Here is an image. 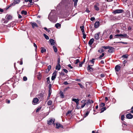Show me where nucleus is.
I'll return each mask as SVG.
<instances>
[{
  "label": "nucleus",
  "mask_w": 133,
  "mask_h": 133,
  "mask_svg": "<svg viewBox=\"0 0 133 133\" xmlns=\"http://www.w3.org/2000/svg\"><path fill=\"white\" fill-rule=\"evenodd\" d=\"M48 19L51 22L53 23L56 22L57 19V16L56 11L55 10H51L48 16Z\"/></svg>",
  "instance_id": "nucleus-1"
},
{
  "label": "nucleus",
  "mask_w": 133,
  "mask_h": 133,
  "mask_svg": "<svg viewBox=\"0 0 133 133\" xmlns=\"http://www.w3.org/2000/svg\"><path fill=\"white\" fill-rule=\"evenodd\" d=\"M12 16L10 15H7L6 16L5 19H3V20L4 21V23H6L9 21V20L11 19Z\"/></svg>",
  "instance_id": "nucleus-2"
},
{
  "label": "nucleus",
  "mask_w": 133,
  "mask_h": 133,
  "mask_svg": "<svg viewBox=\"0 0 133 133\" xmlns=\"http://www.w3.org/2000/svg\"><path fill=\"white\" fill-rule=\"evenodd\" d=\"M20 1V0H14V2L10 4L8 7L7 8L8 9L11 6H14L16 4L19 3Z\"/></svg>",
  "instance_id": "nucleus-3"
},
{
  "label": "nucleus",
  "mask_w": 133,
  "mask_h": 133,
  "mask_svg": "<svg viewBox=\"0 0 133 133\" xmlns=\"http://www.w3.org/2000/svg\"><path fill=\"white\" fill-rule=\"evenodd\" d=\"M55 120L54 119L50 118L49 120L47 121V123L49 124H53L54 125H55V123H54Z\"/></svg>",
  "instance_id": "nucleus-4"
},
{
  "label": "nucleus",
  "mask_w": 133,
  "mask_h": 133,
  "mask_svg": "<svg viewBox=\"0 0 133 133\" xmlns=\"http://www.w3.org/2000/svg\"><path fill=\"white\" fill-rule=\"evenodd\" d=\"M69 1V0H62L61 2L57 6V7H60L62 4H64L65 3H68Z\"/></svg>",
  "instance_id": "nucleus-5"
},
{
  "label": "nucleus",
  "mask_w": 133,
  "mask_h": 133,
  "mask_svg": "<svg viewBox=\"0 0 133 133\" xmlns=\"http://www.w3.org/2000/svg\"><path fill=\"white\" fill-rule=\"evenodd\" d=\"M44 95V93L42 92L39 94L37 95V96L39 99H40V100H41L43 99Z\"/></svg>",
  "instance_id": "nucleus-6"
},
{
  "label": "nucleus",
  "mask_w": 133,
  "mask_h": 133,
  "mask_svg": "<svg viewBox=\"0 0 133 133\" xmlns=\"http://www.w3.org/2000/svg\"><path fill=\"white\" fill-rule=\"evenodd\" d=\"M57 71L55 70L52 74L51 79L52 80H54L56 77L57 73Z\"/></svg>",
  "instance_id": "nucleus-7"
},
{
  "label": "nucleus",
  "mask_w": 133,
  "mask_h": 133,
  "mask_svg": "<svg viewBox=\"0 0 133 133\" xmlns=\"http://www.w3.org/2000/svg\"><path fill=\"white\" fill-rule=\"evenodd\" d=\"M123 11V10L122 9H116L114 11V14L121 13Z\"/></svg>",
  "instance_id": "nucleus-8"
},
{
  "label": "nucleus",
  "mask_w": 133,
  "mask_h": 133,
  "mask_svg": "<svg viewBox=\"0 0 133 133\" xmlns=\"http://www.w3.org/2000/svg\"><path fill=\"white\" fill-rule=\"evenodd\" d=\"M121 68V66L119 65H117L115 67V70L116 71L118 72Z\"/></svg>",
  "instance_id": "nucleus-9"
},
{
  "label": "nucleus",
  "mask_w": 133,
  "mask_h": 133,
  "mask_svg": "<svg viewBox=\"0 0 133 133\" xmlns=\"http://www.w3.org/2000/svg\"><path fill=\"white\" fill-rule=\"evenodd\" d=\"M126 116L127 118L128 119H131L133 117V115L131 113H129L127 114Z\"/></svg>",
  "instance_id": "nucleus-10"
},
{
  "label": "nucleus",
  "mask_w": 133,
  "mask_h": 133,
  "mask_svg": "<svg viewBox=\"0 0 133 133\" xmlns=\"http://www.w3.org/2000/svg\"><path fill=\"white\" fill-rule=\"evenodd\" d=\"M31 24L32 25L33 28H34L35 27H38V25L35 22H31Z\"/></svg>",
  "instance_id": "nucleus-11"
},
{
  "label": "nucleus",
  "mask_w": 133,
  "mask_h": 133,
  "mask_svg": "<svg viewBox=\"0 0 133 133\" xmlns=\"http://www.w3.org/2000/svg\"><path fill=\"white\" fill-rule=\"evenodd\" d=\"M39 101V99L37 98H35L33 99L32 101V103H34V104H36L38 103Z\"/></svg>",
  "instance_id": "nucleus-12"
},
{
  "label": "nucleus",
  "mask_w": 133,
  "mask_h": 133,
  "mask_svg": "<svg viewBox=\"0 0 133 133\" xmlns=\"http://www.w3.org/2000/svg\"><path fill=\"white\" fill-rule=\"evenodd\" d=\"M99 4L98 3H97L96 4L94 5V8L95 10L96 11H98L99 10V9L98 7Z\"/></svg>",
  "instance_id": "nucleus-13"
},
{
  "label": "nucleus",
  "mask_w": 133,
  "mask_h": 133,
  "mask_svg": "<svg viewBox=\"0 0 133 133\" xmlns=\"http://www.w3.org/2000/svg\"><path fill=\"white\" fill-rule=\"evenodd\" d=\"M49 41L50 42L51 44L52 45H54L56 44V42L53 39H50L49 40Z\"/></svg>",
  "instance_id": "nucleus-14"
},
{
  "label": "nucleus",
  "mask_w": 133,
  "mask_h": 133,
  "mask_svg": "<svg viewBox=\"0 0 133 133\" xmlns=\"http://www.w3.org/2000/svg\"><path fill=\"white\" fill-rule=\"evenodd\" d=\"M108 52L110 53H112L114 52L115 49L113 47H110V49H109Z\"/></svg>",
  "instance_id": "nucleus-15"
},
{
  "label": "nucleus",
  "mask_w": 133,
  "mask_h": 133,
  "mask_svg": "<svg viewBox=\"0 0 133 133\" xmlns=\"http://www.w3.org/2000/svg\"><path fill=\"white\" fill-rule=\"evenodd\" d=\"M87 69L89 71L92 72L93 71V68L90 66V65H89L87 67Z\"/></svg>",
  "instance_id": "nucleus-16"
},
{
  "label": "nucleus",
  "mask_w": 133,
  "mask_h": 133,
  "mask_svg": "<svg viewBox=\"0 0 133 133\" xmlns=\"http://www.w3.org/2000/svg\"><path fill=\"white\" fill-rule=\"evenodd\" d=\"M61 24L59 23H57L55 25V27L58 29H59L61 27Z\"/></svg>",
  "instance_id": "nucleus-17"
},
{
  "label": "nucleus",
  "mask_w": 133,
  "mask_h": 133,
  "mask_svg": "<svg viewBox=\"0 0 133 133\" xmlns=\"http://www.w3.org/2000/svg\"><path fill=\"white\" fill-rule=\"evenodd\" d=\"M99 25V21L96 22L94 26L95 28H98Z\"/></svg>",
  "instance_id": "nucleus-18"
},
{
  "label": "nucleus",
  "mask_w": 133,
  "mask_h": 133,
  "mask_svg": "<svg viewBox=\"0 0 133 133\" xmlns=\"http://www.w3.org/2000/svg\"><path fill=\"white\" fill-rule=\"evenodd\" d=\"M94 39L93 38L91 39L88 42V44L90 45H91L93 43Z\"/></svg>",
  "instance_id": "nucleus-19"
},
{
  "label": "nucleus",
  "mask_w": 133,
  "mask_h": 133,
  "mask_svg": "<svg viewBox=\"0 0 133 133\" xmlns=\"http://www.w3.org/2000/svg\"><path fill=\"white\" fill-rule=\"evenodd\" d=\"M61 68V66L60 64L58 63V64H57L56 65L55 69L56 70H59Z\"/></svg>",
  "instance_id": "nucleus-20"
},
{
  "label": "nucleus",
  "mask_w": 133,
  "mask_h": 133,
  "mask_svg": "<svg viewBox=\"0 0 133 133\" xmlns=\"http://www.w3.org/2000/svg\"><path fill=\"white\" fill-rule=\"evenodd\" d=\"M99 33H98L97 34H96L95 36V38L97 40H98L99 39Z\"/></svg>",
  "instance_id": "nucleus-21"
},
{
  "label": "nucleus",
  "mask_w": 133,
  "mask_h": 133,
  "mask_svg": "<svg viewBox=\"0 0 133 133\" xmlns=\"http://www.w3.org/2000/svg\"><path fill=\"white\" fill-rule=\"evenodd\" d=\"M127 125V124H124V125H122L123 126V128L122 130H127V129L126 128V127Z\"/></svg>",
  "instance_id": "nucleus-22"
},
{
  "label": "nucleus",
  "mask_w": 133,
  "mask_h": 133,
  "mask_svg": "<svg viewBox=\"0 0 133 133\" xmlns=\"http://www.w3.org/2000/svg\"><path fill=\"white\" fill-rule=\"evenodd\" d=\"M27 12L25 10H22L21 12V14L22 15H26L27 14Z\"/></svg>",
  "instance_id": "nucleus-23"
},
{
  "label": "nucleus",
  "mask_w": 133,
  "mask_h": 133,
  "mask_svg": "<svg viewBox=\"0 0 133 133\" xmlns=\"http://www.w3.org/2000/svg\"><path fill=\"white\" fill-rule=\"evenodd\" d=\"M29 1L30 4V5H32L34 3V2H32V0H25V2H27Z\"/></svg>",
  "instance_id": "nucleus-24"
},
{
  "label": "nucleus",
  "mask_w": 133,
  "mask_h": 133,
  "mask_svg": "<svg viewBox=\"0 0 133 133\" xmlns=\"http://www.w3.org/2000/svg\"><path fill=\"white\" fill-rule=\"evenodd\" d=\"M85 58L84 59L83 62H80L79 63V67H81L82 66L83 64V63H84L85 62Z\"/></svg>",
  "instance_id": "nucleus-25"
},
{
  "label": "nucleus",
  "mask_w": 133,
  "mask_h": 133,
  "mask_svg": "<svg viewBox=\"0 0 133 133\" xmlns=\"http://www.w3.org/2000/svg\"><path fill=\"white\" fill-rule=\"evenodd\" d=\"M90 112V111H87L84 114V118L86 117L88 115H89V113Z\"/></svg>",
  "instance_id": "nucleus-26"
},
{
  "label": "nucleus",
  "mask_w": 133,
  "mask_h": 133,
  "mask_svg": "<svg viewBox=\"0 0 133 133\" xmlns=\"http://www.w3.org/2000/svg\"><path fill=\"white\" fill-rule=\"evenodd\" d=\"M41 52L42 53H43L46 51V49L43 47L41 48Z\"/></svg>",
  "instance_id": "nucleus-27"
},
{
  "label": "nucleus",
  "mask_w": 133,
  "mask_h": 133,
  "mask_svg": "<svg viewBox=\"0 0 133 133\" xmlns=\"http://www.w3.org/2000/svg\"><path fill=\"white\" fill-rule=\"evenodd\" d=\"M101 111L100 112V113H102L104 111H105L106 110V108L105 107H104L102 108L101 109Z\"/></svg>",
  "instance_id": "nucleus-28"
},
{
  "label": "nucleus",
  "mask_w": 133,
  "mask_h": 133,
  "mask_svg": "<svg viewBox=\"0 0 133 133\" xmlns=\"http://www.w3.org/2000/svg\"><path fill=\"white\" fill-rule=\"evenodd\" d=\"M60 96L62 98H64V95L63 94V92L61 91L60 92Z\"/></svg>",
  "instance_id": "nucleus-29"
},
{
  "label": "nucleus",
  "mask_w": 133,
  "mask_h": 133,
  "mask_svg": "<svg viewBox=\"0 0 133 133\" xmlns=\"http://www.w3.org/2000/svg\"><path fill=\"white\" fill-rule=\"evenodd\" d=\"M53 47L54 52H57V50L56 46L54 45L53 46Z\"/></svg>",
  "instance_id": "nucleus-30"
},
{
  "label": "nucleus",
  "mask_w": 133,
  "mask_h": 133,
  "mask_svg": "<svg viewBox=\"0 0 133 133\" xmlns=\"http://www.w3.org/2000/svg\"><path fill=\"white\" fill-rule=\"evenodd\" d=\"M104 51V50L103 49L101 48L98 50V51L100 53H101L103 52Z\"/></svg>",
  "instance_id": "nucleus-31"
},
{
  "label": "nucleus",
  "mask_w": 133,
  "mask_h": 133,
  "mask_svg": "<svg viewBox=\"0 0 133 133\" xmlns=\"http://www.w3.org/2000/svg\"><path fill=\"white\" fill-rule=\"evenodd\" d=\"M122 37H126L127 38H128L129 36H127V35L126 34H122Z\"/></svg>",
  "instance_id": "nucleus-32"
},
{
  "label": "nucleus",
  "mask_w": 133,
  "mask_h": 133,
  "mask_svg": "<svg viewBox=\"0 0 133 133\" xmlns=\"http://www.w3.org/2000/svg\"><path fill=\"white\" fill-rule=\"evenodd\" d=\"M56 128L57 129H59L60 127V123H56Z\"/></svg>",
  "instance_id": "nucleus-33"
},
{
  "label": "nucleus",
  "mask_w": 133,
  "mask_h": 133,
  "mask_svg": "<svg viewBox=\"0 0 133 133\" xmlns=\"http://www.w3.org/2000/svg\"><path fill=\"white\" fill-rule=\"evenodd\" d=\"M44 36L45 37V38L46 39H49V38L48 36L47 35H46L44 34H43Z\"/></svg>",
  "instance_id": "nucleus-34"
},
{
  "label": "nucleus",
  "mask_w": 133,
  "mask_h": 133,
  "mask_svg": "<svg viewBox=\"0 0 133 133\" xmlns=\"http://www.w3.org/2000/svg\"><path fill=\"white\" fill-rule=\"evenodd\" d=\"M46 79L47 80V83L48 84H49L50 83V77H48L46 78Z\"/></svg>",
  "instance_id": "nucleus-35"
},
{
  "label": "nucleus",
  "mask_w": 133,
  "mask_h": 133,
  "mask_svg": "<svg viewBox=\"0 0 133 133\" xmlns=\"http://www.w3.org/2000/svg\"><path fill=\"white\" fill-rule=\"evenodd\" d=\"M72 101L75 102V103L77 102L78 101H79V100L78 99H76V98H73L72 100Z\"/></svg>",
  "instance_id": "nucleus-36"
},
{
  "label": "nucleus",
  "mask_w": 133,
  "mask_h": 133,
  "mask_svg": "<svg viewBox=\"0 0 133 133\" xmlns=\"http://www.w3.org/2000/svg\"><path fill=\"white\" fill-rule=\"evenodd\" d=\"M114 43H123V44H127V42H122V41L121 42H114Z\"/></svg>",
  "instance_id": "nucleus-37"
},
{
  "label": "nucleus",
  "mask_w": 133,
  "mask_h": 133,
  "mask_svg": "<svg viewBox=\"0 0 133 133\" xmlns=\"http://www.w3.org/2000/svg\"><path fill=\"white\" fill-rule=\"evenodd\" d=\"M86 105H88L90 103H91V102H90V99H88L86 102Z\"/></svg>",
  "instance_id": "nucleus-38"
},
{
  "label": "nucleus",
  "mask_w": 133,
  "mask_h": 133,
  "mask_svg": "<svg viewBox=\"0 0 133 133\" xmlns=\"http://www.w3.org/2000/svg\"><path fill=\"white\" fill-rule=\"evenodd\" d=\"M128 56V55L127 54H125L124 55H123L122 56V58H127Z\"/></svg>",
  "instance_id": "nucleus-39"
},
{
  "label": "nucleus",
  "mask_w": 133,
  "mask_h": 133,
  "mask_svg": "<svg viewBox=\"0 0 133 133\" xmlns=\"http://www.w3.org/2000/svg\"><path fill=\"white\" fill-rule=\"evenodd\" d=\"M52 102V101L51 100H49L48 102L47 103L48 105H50L51 104Z\"/></svg>",
  "instance_id": "nucleus-40"
},
{
  "label": "nucleus",
  "mask_w": 133,
  "mask_h": 133,
  "mask_svg": "<svg viewBox=\"0 0 133 133\" xmlns=\"http://www.w3.org/2000/svg\"><path fill=\"white\" fill-rule=\"evenodd\" d=\"M104 55V53H102L101 55H100L99 57V59H101L102 58Z\"/></svg>",
  "instance_id": "nucleus-41"
},
{
  "label": "nucleus",
  "mask_w": 133,
  "mask_h": 133,
  "mask_svg": "<svg viewBox=\"0 0 133 133\" xmlns=\"http://www.w3.org/2000/svg\"><path fill=\"white\" fill-rule=\"evenodd\" d=\"M109 46H103L102 47L104 49H110V47Z\"/></svg>",
  "instance_id": "nucleus-42"
},
{
  "label": "nucleus",
  "mask_w": 133,
  "mask_h": 133,
  "mask_svg": "<svg viewBox=\"0 0 133 133\" xmlns=\"http://www.w3.org/2000/svg\"><path fill=\"white\" fill-rule=\"evenodd\" d=\"M105 105V104L104 103H102L99 105V107H103Z\"/></svg>",
  "instance_id": "nucleus-43"
},
{
  "label": "nucleus",
  "mask_w": 133,
  "mask_h": 133,
  "mask_svg": "<svg viewBox=\"0 0 133 133\" xmlns=\"http://www.w3.org/2000/svg\"><path fill=\"white\" fill-rule=\"evenodd\" d=\"M71 112L72 111L71 110L68 111V112L66 113V115L67 116L68 114H71Z\"/></svg>",
  "instance_id": "nucleus-44"
},
{
  "label": "nucleus",
  "mask_w": 133,
  "mask_h": 133,
  "mask_svg": "<svg viewBox=\"0 0 133 133\" xmlns=\"http://www.w3.org/2000/svg\"><path fill=\"white\" fill-rule=\"evenodd\" d=\"M41 108V107H39L36 110V112H38L39 111H40Z\"/></svg>",
  "instance_id": "nucleus-45"
},
{
  "label": "nucleus",
  "mask_w": 133,
  "mask_h": 133,
  "mask_svg": "<svg viewBox=\"0 0 133 133\" xmlns=\"http://www.w3.org/2000/svg\"><path fill=\"white\" fill-rule=\"evenodd\" d=\"M79 62V59H77L76 60V62H75V64H77Z\"/></svg>",
  "instance_id": "nucleus-46"
},
{
  "label": "nucleus",
  "mask_w": 133,
  "mask_h": 133,
  "mask_svg": "<svg viewBox=\"0 0 133 133\" xmlns=\"http://www.w3.org/2000/svg\"><path fill=\"white\" fill-rule=\"evenodd\" d=\"M23 79L24 81H26L27 80V77L26 76H24L23 77Z\"/></svg>",
  "instance_id": "nucleus-47"
},
{
  "label": "nucleus",
  "mask_w": 133,
  "mask_h": 133,
  "mask_svg": "<svg viewBox=\"0 0 133 133\" xmlns=\"http://www.w3.org/2000/svg\"><path fill=\"white\" fill-rule=\"evenodd\" d=\"M34 47L35 48V50L36 51V49H37V45L35 44V43H34Z\"/></svg>",
  "instance_id": "nucleus-48"
},
{
  "label": "nucleus",
  "mask_w": 133,
  "mask_h": 133,
  "mask_svg": "<svg viewBox=\"0 0 133 133\" xmlns=\"http://www.w3.org/2000/svg\"><path fill=\"white\" fill-rule=\"evenodd\" d=\"M124 115H122L121 116V119L122 121L124 120Z\"/></svg>",
  "instance_id": "nucleus-49"
},
{
  "label": "nucleus",
  "mask_w": 133,
  "mask_h": 133,
  "mask_svg": "<svg viewBox=\"0 0 133 133\" xmlns=\"http://www.w3.org/2000/svg\"><path fill=\"white\" fill-rule=\"evenodd\" d=\"M122 34H117L115 35V37H122Z\"/></svg>",
  "instance_id": "nucleus-50"
},
{
  "label": "nucleus",
  "mask_w": 133,
  "mask_h": 133,
  "mask_svg": "<svg viewBox=\"0 0 133 133\" xmlns=\"http://www.w3.org/2000/svg\"><path fill=\"white\" fill-rule=\"evenodd\" d=\"M86 103H84L82 105L81 107V109L83 108L85 105Z\"/></svg>",
  "instance_id": "nucleus-51"
},
{
  "label": "nucleus",
  "mask_w": 133,
  "mask_h": 133,
  "mask_svg": "<svg viewBox=\"0 0 133 133\" xmlns=\"http://www.w3.org/2000/svg\"><path fill=\"white\" fill-rule=\"evenodd\" d=\"M51 68V66L50 65H49L48 67V71L50 70Z\"/></svg>",
  "instance_id": "nucleus-52"
},
{
  "label": "nucleus",
  "mask_w": 133,
  "mask_h": 133,
  "mask_svg": "<svg viewBox=\"0 0 133 133\" xmlns=\"http://www.w3.org/2000/svg\"><path fill=\"white\" fill-rule=\"evenodd\" d=\"M95 59H92L90 61L92 63H93V64H94V60Z\"/></svg>",
  "instance_id": "nucleus-53"
},
{
  "label": "nucleus",
  "mask_w": 133,
  "mask_h": 133,
  "mask_svg": "<svg viewBox=\"0 0 133 133\" xmlns=\"http://www.w3.org/2000/svg\"><path fill=\"white\" fill-rule=\"evenodd\" d=\"M78 84L79 85L80 87L81 88H83L84 87L82 84H80V83H79V84Z\"/></svg>",
  "instance_id": "nucleus-54"
},
{
  "label": "nucleus",
  "mask_w": 133,
  "mask_h": 133,
  "mask_svg": "<svg viewBox=\"0 0 133 133\" xmlns=\"http://www.w3.org/2000/svg\"><path fill=\"white\" fill-rule=\"evenodd\" d=\"M84 27L83 26H81L80 27V28L81 30H84Z\"/></svg>",
  "instance_id": "nucleus-55"
},
{
  "label": "nucleus",
  "mask_w": 133,
  "mask_h": 133,
  "mask_svg": "<svg viewBox=\"0 0 133 133\" xmlns=\"http://www.w3.org/2000/svg\"><path fill=\"white\" fill-rule=\"evenodd\" d=\"M51 94V92H50V90H49V94H48V97H50Z\"/></svg>",
  "instance_id": "nucleus-56"
},
{
  "label": "nucleus",
  "mask_w": 133,
  "mask_h": 133,
  "mask_svg": "<svg viewBox=\"0 0 133 133\" xmlns=\"http://www.w3.org/2000/svg\"><path fill=\"white\" fill-rule=\"evenodd\" d=\"M95 19V18L94 17H91L90 18V20L92 21H93Z\"/></svg>",
  "instance_id": "nucleus-57"
},
{
  "label": "nucleus",
  "mask_w": 133,
  "mask_h": 133,
  "mask_svg": "<svg viewBox=\"0 0 133 133\" xmlns=\"http://www.w3.org/2000/svg\"><path fill=\"white\" fill-rule=\"evenodd\" d=\"M6 103L8 104H9L10 103V101L9 100L6 99Z\"/></svg>",
  "instance_id": "nucleus-58"
},
{
  "label": "nucleus",
  "mask_w": 133,
  "mask_h": 133,
  "mask_svg": "<svg viewBox=\"0 0 133 133\" xmlns=\"http://www.w3.org/2000/svg\"><path fill=\"white\" fill-rule=\"evenodd\" d=\"M63 71L65 73H67L68 72V70L65 69H63Z\"/></svg>",
  "instance_id": "nucleus-59"
},
{
  "label": "nucleus",
  "mask_w": 133,
  "mask_h": 133,
  "mask_svg": "<svg viewBox=\"0 0 133 133\" xmlns=\"http://www.w3.org/2000/svg\"><path fill=\"white\" fill-rule=\"evenodd\" d=\"M83 34V38L84 39H85L86 37V35L85 34Z\"/></svg>",
  "instance_id": "nucleus-60"
},
{
  "label": "nucleus",
  "mask_w": 133,
  "mask_h": 133,
  "mask_svg": "<svg viewBox=\"0 0 133 133\" xmlns=\"http://www.w3.org/2000/svg\"><path fill=\"white\" fill-rule=\"evenodd\" d=\"M105 76V75L104 74H102L101 75V77H103Z\"/></svg>",
  "instance_id": "nucleus-61"
},
{
  "label": "nucleus",
  "mask_w": 133,
  "mask_h": 133,
  "mask_svg": "<svg viewBox=\"0 0 133 133\" xmlns=\"http://www.w3.org/2000/svg\"><path fill=\"white\" fill-rule=\"evenodd\" d=\"M68 66L69 67L70 69L73 68V67L71 66V64H69L68 65Z\"/></svg>",
  "instance_id": "nucleus-62"
},
{
  "label": "nucleus",
  "mask_w": 133,
  "mask_h": 133,
  "mask_svg": "<svg viewBox=\"0 0 133 133\" xmlns=\"http://www.w3.org/2000/svg\"><path fill=\"white\" fill-rule=\"evenodd\" d=\"M63 84L65 85H67L68 84V83L67 81L64 82L63 83Z\"/></svg>",
  "instance_id": "nucleus-63"
},
{
  "label": "nucleus",
  "mask_w": 133,
  "mask_h": 133,
  "mask_svg": "<svg viewBox=\"0 0 133 133\" xmlns=\"http://www.w3.org/2000/svg\"><path fill=\"white\" fill-rule=\"evenodd\" d=\"M112 37H113L112 35H111L110 36V37H109L110 39H112Z\"/></svg>",
  "instance_id": "nucleus-64"
}]
</instances>
